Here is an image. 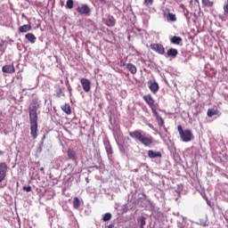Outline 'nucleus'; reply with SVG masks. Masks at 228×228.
Here are the masks:
<instances>
[{
	"label": "nucleus",
	"mask_w": 228,
	"mask_h": 228,
	"mask_svg": "<svg viewBox=\"0 0 228 228\" xmlns=\"http://www.w3.org/2000/svg\"><path fill=\"white\" fill-rule=\"evenodd\" d=\"M38 110H40V102L38 99H33L28 106V117L30 121V134L34 140L38 137Z\"/></svg>",
	"instance_id": "obj_1"
},
{
	"label": "nucleus",
	"mask_w": 228,
	"mask_h": 228,
	"mask_svg": "<svg viewBox=\"0 0 228 228\" xmlns=\"http://www.w3.org/2000/svg\"><path fill=\"white\" fill-rule=\"evenodd\" d=\"M129 136L136 142H140V143L144 145V147H151V145L154 143V138H152V135H145L142 134V130L129 132Z\"/></svg>",
	"instance_id": "obj_2"
},
{
	"label": "nucleus",
	"mask_w": 228,
	"mask_h": 228,
	"mask_svg": "<svg viewBox=\"0 0 228 228\" xmlns=\"http://www.w3.org/2000/svg\"><path fill=\"white\" fill-rule=\"evenodd\" d=\"M177 130L180 134L182 142H185L186 143H188V142H191V140H193V134L191 133V130H183V126L181 125L177 126Z\"/></svg>",
	"instance_id": "obj_3"
},
{
	"label": "nucleus",
	"mask_w": 228,
	"mask_h": 228,
	"mask_svg": "<svg viewBox=\"0 0 228 228\" xmlns=\"http://www.w3.org/2000/svg\"><path fill=\"white\" fill-rule=\"evenodd\" d=\"M77 12L79 15H85L86 17H88L90 13H92V9H90V6L86 4H83L81 6H78L77 8Z\"/></svg>",
	"instance_id": "obj_4"
},
{
	"label": "nucleus",
	"mask_w": 228,
	"mask_h": 228,
	"mask_svg": "<svg viewBox=\"0 0 228 228\" xmlns=\"http://www.w3.org/2000/svg\"><path fill=\"white\" fill-rule=\"evenodd\" d=\"M144 102L148 104V106L151 108L152 113L156 111V106L154 105V98H152V95L151 94H146L142 97Z\"/></svg>",
	"instance_id": "obj_5"
},
{
	"label": "nucleus",
	"mask_w": 228,
	"mask_h": 228,
	"mask_svg": "<svg viewBox=\"0 0 228 228\" xmlns=\"http://www.w3.org/2000/svg\"><path fill=\"white\" fill-rule=\"evenodd\" d=\"M8 172V164L6 162L0 163V183H3L6 178V174Z\"/></svg>",
	"instance_id": "obj_6"
},
{
	"label": "nucleus",
	"mask_w": 228,
	"mask_h": 228,
	"mask_svg": "<svg viewBox=\"0 0 228 228\" xmlns=\"http://www.w3.org/2000/svg\"><path fill=\"white\" fill-rule=\"evenodd\" d=\"M151 49L158 54H165V46L161 44H151L150 45Z\"/></svg>",
	"instance_id": "obj_7"
},
{
	"label": "nucleus",
	"mask_w": 228,
	"mask_h": 228,
	"mask_svg": "<svg viewBox=\"0 0 228 228\" xmlns=\"http://www.w3.org/2000/svg\"><path fill=\"white\" fill-rule=\"evenodd\" d=\"M80 83L84 92L88 94V92H90L92 88V82H90V80H88L87 78H81Z\"/></svg>",
	"instance_id": "obj_8"
},
{
	"label": "nucleus",
	"mask_w": 228,
	"mask_h": 228,
	"mask_svg": "<svg viewBox=\"0 0 228 228\" xmlns=\"http://www.w3.org/2000/svg\"><path fill=\"white\" fill-rule=\"evenodd\" d=\"M148 86L151 93H153L154 94H158L159 90V85L156 81L150 80L148 82Z\"/></svg>",
	"instance_id": "obj_9"
},
{
	"label": "nucleus",
	"mask_w": 228,
	"mask_h": 228,
	"mask_svg": "<svg viewBox=\"0 0 228 228\" xmlns=\"http://www.w3.org/2000/svg\"><path fill=\"white\" fill-rule=\"evenodd\" d=\"M4 74H15V66L13 64L5 65L2 68Z\"/></svg>",
	"instance_id": "obj_10"
},
{
	"label": "nucleus",
	"mask_w": 228,
	"mask_h": 228,
	"mask_svg": "<svg viewBox=\"0 0 228 228\" xmlns=\"http://www.w3.org/2000/svg\"><path fill=\"white\" fill-rule=\"evenodd\" d=\"M103 145L105 147L108 156H111V154H113V148L111 147V143L110 142V140L108 139L103 140Z\"/></svg>",
	"instance_id": "obj_11"
},
{
	"label": "nucleus",
	"mask_w": 228,
	"mask_h": 228,
	"mask_svg": "<svg viewBox=\"0 0 228 228\" xmlns=\"http://www.w3.org/2000/svg\"><path fill=\"white\" fill-rule=\"evenodd\" d=\"M153 115L154 117H156V120L159 127H163V126H165V120L163 119V118H161V116H159V113H158V110H154Z\"/></svg>",
	"instance_id": "obj_12"
},
{
	"label": "nucleus",
	"mask_w": 228,
	"mask_h": 228,
	"mask_svg": "<svg viewBox=\"0 0 228 228\" xmlns=\"http://www.w3.org/2000/svg\"><path fill=\"white\" fill-rule=\"evenodd\" d=\"M161 151L155 152L152 150L148 151V158H151V159H154L156 158H162Z\"/></svg>",
	"instance_id": "obj_13"
},
{
	"label": "nucleus",
	"mask_w": 228,
	"mask_h": 228,
	"mask_svg": "<svg viewBox=\"0 0 228 228\" xmlns=\"http://www.w3.org/2000/svg\"><path fill=\"white\" fill-rule=\"evenodd\" d=\"M179 54V52L175 48H170L167 51V56L168 58H175Z\"/></svg>",
	"instance_id": "obj_14"
},
{
	"label": "nucleus",
	"mask_w": 228,
	"mask_h": 228,
	"mask_svg": "<svg viewBox=\"0 0 228 228\" xmlns=\"http://www.w3.org/2000/svg\"><path fill=\"white\" fill-rule=\"evenodd\" d=\"M68 159H71V161H77V155H76V151L72 149L68 150Z\"/></svg>",
	"instance_id": "obj_15"
},
{
	"label": "nucleus",
	"mask_w": 228,
	"mask_h": 228,
	"mask_svg": "<svg viewBox=\"0 0 228 228\" xmlns=\"http://www.w3.org/2000/svg\"><path fill=\"white\" fill-rule=\"evenodd\" d=\"M170 42L175 45H179L183 42V38L181 37L175 36L170 38Z\"/></svg>",
	"instance_id": "obj_16"
},
{
	"label": "nucleus",
	"mask_w": 228,
	"mask_h": 228,
	"mask_svg": "<svg viewBox=\"0 0 228 228\" xmlns=\"http://www.w3.org/2000/svg\"><path fill=\"white\" fill-rule=\"evenodd\" d=\"M31 25H22L19 28L20 33H28V31H31Z\"/></svg>",
	"instance_id": "obj_17"
},
{
	"label": "nucleus",
	"mask_w": 228,
	"mask_h": 228,
	"mask_svg": "<svg viewBox=\"0 0 228 228\" xmlns=\"http://www.w3.org/2000/svg\"><path fill=\"white\" fill-rule=\"evenodd\" d=\"M25 38L30 42V44H35L37 42V37H35L32 33H28L25 35Z\"/></svg>",
	"instance_id": "obj_18"
},
{
	"label": "nucleus",
	"mask_w": 228,
	"mask_h": 228,
	"mask_svg": "<svg viewBox=\"0 0 228 228\" xmlns=\"http://www.w3.org/2000/svg\"><path fill=\"white\" fill-rule=\"evenodd\" d=\"M61 110L64 111V113H66V115H70V113H72V110L70 109V105L69 103L62 105Z\"/></svg>",
	"instance_id": "obj_19"
},
{
	"label": "nucleus",
	"mask_w": 228,
	"mask_h": 228,
	"mask_svg": "<svg viewBox=\"0 0 228 228\" xmlns=\"http://www.w3.org/2000/svg\"><path fill=\"white\" fill-rule=\"evenodd\" d=\"M203 6L207 8H213L215 2L213 0H201Z\"/></svg>",
	"instance_id": "obj_20"
},
{
	"label": "nucleus",
	"mask_w": 228,
	"mask_h": 228,
	"mask_svg": "<svg viewBox=\"0 0 228 228\" xmlns=\"http://www.w3.org/2000/svg\"><path fill=\"white\" fill-rule=\"evenodd\" d=\"M115 24H117V20L113 17H110L106 20V26L109 28H113Z\"/></svg>",
	"instance_id": "obj_21"
},
{
	"label": "nucleus",
	"mask_w": 228,
	"mask_h": 228,
	"mask_svg": "<svg viewBox=\"0 0 228 228\" xmlns=\"http://www.w3.org/2000/svg\"><path fill=\"white\" fill-rule=\"evenodd\" d=\"M126 69H127V70H129V72H131L133 75L136 74V72H137L136 66H134L133 63H127V64H126Z\"/></svg>",
	"instance_id": "obj_22"
},
{
	"label": "nucleus",
	"mask_w": 228,
	"mask_h": 228,
	"mask_svg": "<svg viewBox=\"0 0 228 228\" xmlns=\"http://www.w3.org/2000/svg\"><path fill=\"white\" fill-rule=\"evenodd\" d=\"M208 117L211 118V117H215V115H218V110L216 109H208L207 112Z\"/></svg>",
	"instance_id": "obj_23"
},
{
	"label": "nucleus",
	"mask_w": 228,
	"mask_h": 228,
	"mask_svg": "<svg viewBox=\"0 0 228 228\" xmlns=\"http://www.w3.org/2000/svg\"><path fill=\"white\" fill-rule=\"evenodd\" d=\"M79 206H81V201L79 200V198L75 197L73 199V208H74V209H79Z\"/></svg>",
	"instance_id": "obj_24"
},
{
	"label": "nucleus",
	"mask_w": 228,
	"mask_h": 228,
	"mask_svg": "<svg viewBox=\"0 0 228 228\" xmlns=\"http://www.w3.org/2000/svg\"><path fill=\"white\" fill-rule=\"evenodd\" d=\"M167 20H170L171 22H175V20H177V17H175V14L172 12H168L167 15Z\"/></svg>",
	"instance_id": "obj_25"
},
{
	"label": "nucleus",
	"mask_w": 228,
	"mask_h": 228,
	"mask_svg": "<svg viewBox=\"0 0 228 228\" xmlns=\"http://www.w3.org/2000/svg\"><path fill=\"white\" fill-rule=\"evenodd\" d=\"M66 8L68 10H72L74 8V1L73 0H67Z\"/></svg>",
	"instance_id": "obj_26"
},
{
	"label": "nucleus",
	"mask_w": 228,
	"mask_h": 228,
	"mask_svg": "<svg viewBox=\"0 0 228 228\" xmlns=\"http://www.w3.org/2000/svg\"><path fill=\"white\" fill-rule=\"evenodd\" d=\"M143 4L146 6V8H151V6L154 4V0H144Z\"/></svg>",
	"instance_id": "obj_27"
},
{
	"label": "nucleus",
	"mask_w": 228,
	"mask_h": 228,
	"mask_svg": "<svg viewBox=\"0 0 228 228\" xmlns=\"http://www.w3.org/2000/svg\"><path fill=\"white\" fill-rule=\"evenodd\" d=\"M137 222L141 224V227H143L146 224L145 217L141 216L137 219Z\"/></svg>",
	"instance_id": "obj_28"
},
{
	"label": "nucleus",
	"mask_w": 228,
	"mask_h": 228,
	"mask_svg": "<svg viewBox=\"0 0 228 228\" xmlns=\"http://www.w3.org/2000/svg\"><path fill=\"white\" fill-rule=\"evenodd\" d=\"M103 222H108L111 220V214L106 213L102 217Z\"/></svg>",
	"instance_id": "obj_29"
},
{
	"label": "nucleus",
	"mask_w": 228,
	"mask_h": 228,
	"mask_svg": "<svg viewBox=\"0 0 228 228\" xmlns=\"http://www.w3.org/2000/svg\"><path fill=\"white\" fill-rule=\"evenodd\" d=\"M6 51V48H4V41L0 42V53H2V54H4Z\"/></svg>",
	"instance_id": "obj_30"
},
{
	"label": "nucleus",
	"mask_w": 228,
	"mask_h": 228,
	"mask_svg": "<svg viewBox=\"0 0 228 228\" xmlns=\"http://www.w3.org/2000/svg\"><path fill=\"white\" fill-rule=\"evenodd\" d=\"M55 94H56V97H61V94H63L61 87H58L55 91Z\"/></svg>",
	"instance_id": "obj_31"
},
{
	"label": "nucleus",
	"mask_w": 228,
	"mask_h": 228,
	"mask_svg": "<svg viewBox=\"0 0 228 228\" xmlns=\"http://www.w3.org/2000/svg\"><path fill=\"white\" fill-rule=\"evenodd\" d=\"M224 15H228V0L226 4L224 5Z\"/></svg>",
	"instance_id": "obj_32"
},
{
	"label": "nucleus",
	"mask_w": 228,
	"mask_h": 228,
	"mask_svg": "<svg viewBox=\"0 0 228 228\" xmlns=\"http://www.w3.org/2000/svg\"><path fill=\"white\" fill-rule=\"evenodd\" d=\"M23 190L24 191H27L28 193H29V191H31V186H23Z\"/></svg>",
	"instance_id": "obj_33"
},
{
	"label": "nucleus",
	"mask_w": 228,
	"mask_h": 228,
	"mask_svg": "<svg viewBox=\"0 0 228 228\" xmlns=\"http://www.w3.org/2000/svg\"><path fill=\"white\" fill-rule=\"evenodd\" d=\"M100 3H102L103 4H106V0H98Z\"/></svg>",
	"instance_id": "obj_34"
},
{
	"label": "nucleus",
	"mask_w": 228,
	"mask_h": 228,
	"mask_svg": "<svg viewBox=\"0 0 228 228\" xmlns=\"http://www.w3.org/2000/svg\"><path fill=\"white\" fill-rule=\"evenodd\" d=\"M115 226L113 224H110L108 228H114Z\"/></svg>",
	"instance_id": "obj_35"
},
{
	"label": "nucleus",
	"mask_w": 228,
	"mask_h": 228,
	"mask_svg": "<svg viewBox=\"0 0 228 228\" xmlns=\"http://www.w3.org/2000/svg\"><path fill=\"white\" fill-rule=\"evenodd\" d=\"M69 94H71V92H72V88L70 86L69 87Z\"/></svg>",
	"instance_id": "obj_36"
},
{
	"label": "nucleus",
	"mask_w": 228,
	"mask_h": 228,
	"mask_svg": "<svg viewBox=\"0 0 228 228\" xmlns=\"http://www.w3.org/2000/svg\"><path fill=\"white\" fill-rule=\"evenodd\" d=\"M40 171H41V172H44V167H41V168H40Z\"/></svg>",
	"instance_id": "obj_37"
},
{
	"label": "nucleus",
	"mask_w": 228,
	"mask_h": 228,
	"mask_svg": "<svg viewBox=\"0 0 228 228\" xmlns=\"http://www.w3.org/2000/svg\"><path fill=\"white\" fill-rule=\"evenodd\" d=\"M2 154H3V151H0V156H2Z\"/></svg>",
	"instance_id": "obj_38"
},
{
	"label": "nucleus",
	"mask_w": 228,
	"mask_h": 228,
	"mask_svg": "<svg viewBox=\"0 0 228 228\" xmlns=\"http://www.w3.org/2000/svg\"><path fill=\"white\" fill-rule=\"evenodd\" d=\"M141 228H143V227H141Z\"/></svg>",
	"instance_id": "obj_39"
}]
</instances>
